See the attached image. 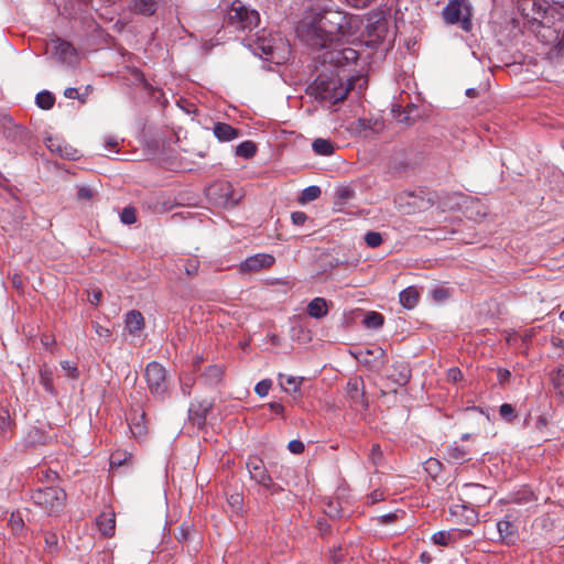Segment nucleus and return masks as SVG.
<instances>
[{
    "instance_id": "obj_1",
    "label": "nucleus",
    "mask_w": 564,
    "mask_h": 564,
    "mask_svg": "<svg viewBox=\"0 0 564 564\" xmlns=\"http://www.w3.org/2000/svg\"><path fill=\"white\" fill-rule=\"evenodd\" d=\"M357 19L338 10H323L314 13L310 21L299 28L301 37L312 47L328 48L334 43L348 41L356 28Z\"/></svg>"
},
{
    "instance_id": "obj_2",
    "label": "nucleus",
    "mask_w": 564,
    "mask_h": 564,
    "mask_svg": "<svg viewBox=\"0 0 564 564\" xmlns=\"http://www.w3.org/2000/svg\"><path fill=\"white\" fill-rule=\"evenodd\" d=\"M352 83L346 85L337 72L324 69L317 75L307 91L321 102L333 106L346 99Z\"/></svg>"
},
{
    "instance_id": "obj_3",
    "label": "nucleus",
    "mask_w": 564,
    "mask_h": 564,
    "mask_svg": "<svg viewBox=\"0 0 564 564\" xmlns=\"http://www.w3.org/2000/svg\"><path fill=\"white\" fill-rule=\"evenodd\" d=\"M344 41L334 43L333 46L324 48L316 59L322 64L324 69L329 72L334 68H345L357 63L359 58V52L349 46H341Z\"/></svg>"
},
{
    "instance_id": "obj_4",
    "label": "nucleus",
    "mask_w": 564,
    "mask_h": 564,
    "mask_svg": "<svg viewBox=\"0 0 564 564\" xmlns=\"http://www.w3.org/2000/svg\"><path fill=\"white\" fill-rule=\"evenodd\" d=\"M227 22L229 25L241 31H251L260 23V14L257 10L236 1L227 11Z\"/></svg>"
},
{
    "instance_id": "obj_5",
    "label": "nucleus",
    "mask_w": 564,
    "mask_h": 564,
    "mask_svg": "<svg viewBox=\"0 0 564 564\" xmlns=\"http://www.w3.org/2000/svg\"><path fill=\"white\" fill-rule=\"evenodd\" d=\"M31 499L45 512L52 514L59 512L66 500V492L59 487H45L34 490Z\"/></svg>"
},
{
    "instance_id": "obj_6",
    "label": "nucleus",
    "mask_w": 564,
    "mask_h": 564,
    "mask_svg": "<svg viewBox=\"0 0 564 564\" xmlns=\"http://www.w3.org/2000/svg\"><path fill=\"white\" fill-rule=\"evenodd\" d=\"M468 0H451L443 9V18L448 24H459L464 31L471 29Z\"/></svg>"
},
{
    "instance_id": "obj_7",
    "label": "nucleus",
    "mask_w": 564,
    "mask_h": 564,
    "mask_svg": "<svg viewBox=\"0 0 564 564\" xmlns=\"http://www.w3.org/2000/svg\"><path fill=\"white\" fill-rule=\"evenodd\" d=\"M206 195L213 205L221 208H232L241 198V195H236L229 182H217L210 185Z\"/></svg>"
},
{
    "instance_id": "obj_8",
    "label": "nucleus",
    "mask_w": 564,
    "mask_h": 564,
    "mask_svg": "<svg viewBox=\"0 0 564 564\" xmlns=\"http://www.w3.org/2000/svg\"><path fill=\"white\" fill-rule=\"evenodd\" d=\"M145 379L150 392L164 397L167 392L166 370L156 361L150 362L145 368Z\"/></svg>"
},
{
    "instance_id": "obj_9",
    "label": "nucleus",
    "mask_w": 564,
    "mask_h": 564,
    "mask_svg": "<svg viewBox=\"0 0 564 564\" xmlns=\"http://www.w3.org/2000/svg\"><path fill=\"white\" fill-rule=\"evenodd\" d=\"M517 9L530 24L541 25L547 7L545 0H518Z\"/></svg>"
},
{
    "instance_id": "obj_10",
    "label": "nucleus",
    "mask_w": 564,
    "mask_h": 564,
    "mask_svg": "<svg viewBox=\"0 0 564 564\" xmlns=\"http://www.w3.org/2000/svg\"><path fill=\"white\" fill-rule=\"evenodd\" d=\"M275 259L268 253H257L248 257L240 263V271L243 273L258 272L262 269H268L273 265Z\"/></svg>"
},
{
    "instance_id": "obj_11",
    "label": "nucleus",
    "mask_w": 564,
    "mask_h": 564,
    "mask_svg": "<svg viewBox=\"0 0 564 564\" xmlns=\"http://www.w3.org/2000/svg\"><path fill=\"white\" fill-rule=\"evenodd\" d=\"M212 408L213 403L208 400L192 403L188 409L189 421L197 427H203L206 423V416Z\"/></svg>"
},
{
    "instance_id": "obj_12",
    "label": "nucleus",
    "mask_w": 564,
    "mask_h": 564,
    "mask_svg": "<svg viewBox=\"0 0 564 564\" xmlns=\"http://www.w3.org/2000/svg\"><path fill=\"white\" fill-rule=\"evenodd\" d=\"M247 469L250 474V478L254 480L259 485L269 484L270 475L264 466V463L261 458L253 456L250 457L247 462Z\"/></svg>"
},
{
    "instance_id": "obj_13",
    "label": "nucleus",
    "mask_w": 564,
    "mask_h": 564,
    "mask_svg": "<svg viewBox=\"0 0 564 564\" xmlns=\"http://www.w3.org/2000/svg\"><path fill=\"white\" fill-rule=\"evenodd\" d=\"M367 44L375 45L381 42L388 32V22L386 19H377L375 22H369L366 25Z\"/></svg>"
},
{
    "instance_id": "obj_14",
    "label": "nucleus",
    "mask_w": 564,
    "mask_h": 564,
    "mask_svg": "<svg viewBox=\"0 0 564 564\" xmlns=\"http://www.w3.org/2000/svg\"><path fill=\"white\" fill-rule=\"evenodd\" d=\"M129 429L133 437L141 438L147 432L145 412L143 410H133L129 414Z\"/></svg>"
},
{
    "instance_id": "obj_15",
    "label": "nucleus",
    "mask_w": 564,
    "mask_h": 564,
    "mask_svg": "<svg viewBox=\"0 0 564 564\" xmlns=\"http://www.w3.org/2000/svg\"><path fill=\"white\" fill-rule=\"evenodd\" d=\"M98 530L105 536H112L116 528V514L111 509L104 510L96 519Z\"/></svg>"
},
{
    "instance_id": "obj_16",
    "label": "nucleus",
    "mask_w": 564,
    "mask_h": 564,
    "mask_svg": "<svg viewBox=\"0 0 564 564\" xmlns=\"http://www.w3.org/2000/svg\"><path fill=\"white\" fill-rule=\"evenodd\" d=\"M3 134L7 139L13 142H22L28 138V130L22 126H17L12 122V119L9 117L3 118Z\"/></svg>"
},
{
    "instance_id": "obj_17",
    "label": "nucleus",
    "mask_w": 564,
    "mask_h": 564,
    "mask_svg": "<svg viewBox=\"0 0 564 564\" xmlns=\"http://www.w3.org/2000/svg\"><path fill=\"white\" fill-rule=\"evenodd\" d=\"M499 541L506 544H513L517 539V527L508 519L497 522Z\"/></svg>"
},
{
    "instance_id": "obj_18",
    "label": "nucleus",
    "mask_w": 564,
    "mask_h": 564,
    "mask_svg": "<svg viewBox=\"0 0 564 564\" xmlns=\"http://www.w3.org/2000/svg\"><path fill=\"white\" fill-rule=\"evenodd\" d=\"M213 132L220 142H229L240 137V131L225 122L214 124Z\"/></svg>"
},
{
    "instance_id": "obj_19",
    "label": "nucleus",
    "mask_w": 564,
    "mask_h": 564,
    "mask_svg": "<svg viewBox=\"0 0 564 564\" xmlns=\"http://www.w3.org/2000/svg\"><path fill=\"white\" fill-rule=\"evenodd\" d=\"M304 381L303 377H293V376H284L279 375V382L281 388L294 395V397H301V384Z\"/></svg>"
},
{
    "instance_id": "obj_20",
    "label": "nucleus",
    "mask_w": 564,
    "mask_h": 564,
    "mask_svg": "<svg viewBox=\"0 0 564 564\" xmlns=\"http://www.w3.org/2000/svg\"><path fill=\"white\" fill-rule=\"evenodd\" d=\"M51 51L53 55L57 56L62 61H67L75 54L73 45L61 39L52 40Z\"/></svg>"
},
{
    "instance_id": "obj_21",
    "label": "nucleus",
    "mask_w": 564,
    "mask_h": 564,
    "mask_svg": "<svg viewBox=\"0 0 564 564\" xmlns=\"http://www.w3.org/2000/svg\"><path fill=\"white\" fill-rule=\"evenodd\" d=\"M391 380L398 386H404L411 378V368L405 361H397L390 375Z\"/></svg>"
},
{
    "instance_id": "obj_22",
    "label": "nucleus",
    "mask_w": 564,
    "mask_h": 564,
    "mask_svg": "<svg viewBox=\"0 0 564 564\" xmlns=\"http://www.w3.org/2000/svg\"><path fill=\"white\" fill-rule=\"evenodd\" d=\"M144 328L143 315L135 310H132L126 315V329L131 335L139 334Z\"/></svg>"
},
{
    "instance_id": "obj_23",
    "label": "nucleus",
    "mask_w": 564,
    "mask_h": 564,
    "mask_svg": "<svg viewBox=\"0 0 564 564\" xmlns=\"http://www.w3.org/2000/svg\"><path fill=\"white\" fill-rule=\"evenodd\" d=\"M307 314L314 318H323L328 314V303L324 297H315L306 308Z\"/></svg>"
},
{
    "instance_id": "obj_24",
    "label": "nucleus",
    "mask_w": 564,
    "mask_h": 564,
    "mask_svg": "<svg viewBox=\"0 0 564 564\" xmlns=\"http://www.w3.org/2000/svg\"><path fill=\"white\" fill-rule=\"evenodd\" d=\"M348 394L349 398L355 403H360L361 405H367V402L365 400V392H364V382L361 379L356 378L350 380L347 383Z\"/></svg>"
},
{
    "instance_id": "obj_25",
    "label": "nucleus",
    "mask_w": 564,
    "mask_h": 564,
    "mask_svg": "<svg viewBox=\"0 0 564 564\" xmlns=\"http://www.w3.org/2000/svg\"><path fill=\"white\" fill-rule=\"evenodd\" d=\"M224 370L220 366L213 365L206 368L202 375V381L210 387L218 386L223 380Z\"/></svg>"
},
{
    "instance_id": "obj_26",
    "label": "nucleus",
    "mask_w": 564,
    "mask_h": 564,
    "mask_svg": "<svg viewBox=\"0 0 564 564\" xmlns=\"http://www.w3.org/2000/svg\"><path fill=\"white\" fill-rule=\"evenodd\" d=\"M399 299L404 308L412 310L419 302L420 293L415 286H409L400 293Z\"/></svg>"
},
{
    "instance_id": "obj_27",
    "label": "nucleus",
    "mask_w": 564,
    "mask_h": 564,
    "mask_svg": "<svg viewBox=\"0 0 564 564\" xmlns=\"http://www.w3.org/2000/svg\"><path fill=\"white\" fill-rule=\"evenodd\" d=\"M156 0H132L131 10L142 15H153L156 11Z\"/></svg>"
},
{
    "instance_id": "obj_28",
    "label": "nucleus",
    "mask_w": 564,
    "mask_h": 564,
    "mask_svg": "<svg viewBox=\"0 0 564 564\" xmlns=\"http://www.w3.org/2000/svg\"><path fill=\"white\" fill-rule=\"evenodd\" d=\"M551 382L553 386L554 393L564 400V366H558L554 371L551 372Z\"/></svg>"
},
{
    "instance_id": "obj_29",
    "label": "nucleus",
    "mask_w": 564,
    "mask_h": 564,
    "mask_svg": "<svg viewBox=\"0 0 564 564\" xmlns=\"http://www.w3.org/2000/svg\"><path fill=\"white\" fill-rule=\"evenodd\" d=\"M47 438H48V436L43 431H41L40 429L33 427L28 432L24 442H25V446L34 447L37 445L46 444Z\"/></svg>"
},
{
    "instance_id": "obj_30",
    "label": "nucleus",
    "mask_w": 564,
    "mask_h": 564,
    "mask_svg": "<svg viewBox=\"0 0 564 564\" xmlns=\"http://www.w3.org/2000/svg\"><path fill=\"white\" fill-rule=\"evenodd\" d=\"M312 148L318 155L328 156L334 153V144L328 139L317 138L313 141Z\"/></svg>"
},
{
    "instance_id": "obj_31",
    "label": "nucleus",
    "mask_w": 564,
    "mask_h": 564,
    "mask_svg": "<svg viewBox=\"0 0 564 564\" xmlns=\"http://www.w3.org/2000/svg\"><path fill=\"white\" fill-rule=\"evenodd\" d=\"M12 420L7 409L0 410V437L9 438L12 434Z\"/></svg>"
},
{
    "instance_id": "obj_32",
    "label": "nucleus",
    "mask_w": 564,
    "mask_h": 564,
    "mask_svg": "<svg viewBox=\"0 0 564 564\" xmlns=\"http://www.w3.org/2000/svg\"><path fill=\"white\" fill-rule=\"evenodd\" d=\"M457 535L456 531H438L432 535V541L436 545L447 546L456 540Z\"/></svg>"
},
{
    "instance_id": "obj_33",
    "label": "nucleus",
    "mask_w": 564,
    "mask_h": 564,
    "mask_svg": "<svg viewBox=\"0 0 564 564\" xmlns=\"http://www.w3.org/2000/svg\"><path fill=\"white\" fill-rule=\"evenodd\" d=\"M46 147L50 149V151L58 153L62 158H67L72 160L75 159V151H73L72 149L68 151L67 147H62L58 140L48 138L46 140Z\"/></svg>"
},
{
    "instance_id": "obj_34",
    "label": "nucleus",
    "mask_w": 564,
    "mask_h": 564,
    "mask_svg": "<svg viewBox=\"0 0 564 564\" xmlns=\"http://www.w3.org/2000/svg\"><path fill=\"white\" fill-rule=\"evenodd\" d=\"M383 323H384L383 315L378 312H373V311L368 312L365 315V318L362 321V324L367 328H373V329H378V328L382 327Z\"/></svg>"
},
{
    "instance_id": "obj_35",
    "label": "nucleus",
    "mask_w": 564,
    "mask_h": 564,
    "mask_svg": "<svg viewBox=\"0 0 564 564\" xmlns=\"http://www.w3.org/2000/svg\"><path fill=\"white\" fill-rule=\"evenodd\" d=\"M257 153V145L252 141H245L236 147V155L243 159H251Z\"/></svg>"
},
{
    "instance_id": "obj_36",
    "label": "nucleus",
    "mask_w": 564,
    "mask_h": 564,
    "mask_svg": "<svg viewBox=\"0 0 564 564\" xmlns=\"http://www.w3.org/2000/svg\"><path fill=\"white\" fill-rule=\"evenodd\" d=\"M467 452L457 445L447 448V459L455 464H460L467 460Z\"/></svg>"
},
{
    "instance_id": "obj_37",
    "label": "nucleus",
    "mask_w": 564,
    "mask_h": 564,
    "mask_svg": "<svg viewBox=\"0 0 564 564\" xmlns=\"http://www.w3.org/2000/svg\"><path fill=\"white\" fill-rule=\"evenodd\" d=\"M40 383L44 387V389L50 393H55V388L53 383V371L46 367L40 370Z\"/></svg>"
},
{
    "instance_id": "obj_38",
    "label": "nucleus",
    "mask_w": 564,
    "mask_h": 564,
    "mask_svg": "<svg viewBox=\"0 0 564 564\" xmlns=\"http://www.w3.org/2000/svg\"><path fill=\"white\" fill-rule=\"evenodd\" d=\"M36 105L44 110H48L54 106L55 97L52 93L44 90L36 95Z\"/></svg>"
},
{
    "instance_id": "obj_39",
    "label": "nucleus",
    "mask_w": 564,
    "mask_h": 564,
    "mask_svg": "<svg viewBox=\"0 0 564 564\" xmlns=\"http://www.w3.org/2000/svg\"><path fill=\"white\" fill-rule=\"evenodd\" d=\"M256 51H260L261 54L267 59H273L274 58V46L271 44V41H267L265 39H258L256 43Z\"/></svg>"
},
{
    "instance_id": "obj_40",
    "label": "nucleus",
    "mask_w": 564,
    "mask_h": 564,
    "mask_svg": "<svg viewBox=\"0 0 564 564\" xmlns=\"http://www.w3.org/2000/svg\"><path fill=\"white\" fill-rule=\"evenodd\" d=\"M321 193L322 191L318 186H308L302 192L301 200L303 203L315 200L321 196Z\"/></svg>"
},
{
    "instance_id": "obj_41",
    "label": "nucleus",
    "mask_w": 564,
    "mask_h": 564,
    "mask_svg": "<svg viewBox=\"0 0 564 564\" xmlns=\"http://www.w3.org/2000/svg\"><path fill=\"white\" fill-rule=\"evenodd\" d=\"M533 500H534L533 492L530 490H527V489L516 492L511 498V501L514 503H518V505L528 503Z\"/></svg>"
},
{
    "instance_id": "obj_42",
    "label": "nucleus",
    "mask_w": 564,
    "mask_h": 564,
    "mask_svg": "<svg viewBox=\"0 0 564 564\" xmlns=\"http://www.w3.org/2000/svg\"><path fill=\"white\" fill-rule=\"evenodd\" d=\"M499 414L507 422H512L517 417L514 408L509 403H503L500 405Z\"/></svg>"
},
{
    "instance_id": "obj_43",
    "label": "nucleus",
    "mask_w": 564,
    "mask_h": 564,
    "mask_svg": "<svg viewBox=\"0 0 564 564\" xmlns=\"http://www.w3.org/2000/svg\"><path fill=\"white\" fill-rule=\"evenodd\" d=\"M61 367L63 371L65 372V376H67L70 379H77L79 376L78 368L76 365L68 360L61 361Z\"/></svg>"
},
{
    "instance_id": "obj_44",
    "label": "nucleus",
    "mask_w": 564,
    "mask_h": 564,
    "mask_svg": "<svg viewBox=\"0 0 564 564\" xmlns=\"http://www.w3.org/2000/svg\"><path fill=\"white\" fill-rule=\"evenodd\" d=\"M365 241L368 247L377 248L382 243L381 234L377 231H369L365 235Z\"/></svg>"
},
{
    "instance_id": "obj_45",
    "label": "nucleus",
    "mask_w": 564,
    "mask_h": 564,
    "mask_svg": "<svg viewBox=\"0 0 564 564\" xmlns=\"http://www.w3.org/2000/svg\"><path fill=\"white\" fill-rule=\"evenodd\" d=\"M9 525L13 533H20L24 527L22 517L19 513H12L9 519Z\"/></svg>"
},
{
    "instance_id": "obj_46",
    "label": "nucleus",
    "mask_w": 564,
    "mask_h": 564,
    "mask_svg": "<svg viewBox=\"0 0 564 564\" xmlns=\"http://www.w3.org/2000/svg\"><path fill=\"white\" fill-rule=\"evenodd\" d=\"M121 221L126 225H132L135 223V209L133 207H126L123 208L121 215H120Z\"/></svg>"
},
{
    "instance_id": "obj_47",
    "label": "nucleus",
    "mask_w": 564,
    "mask_h": 564,
    "mask_svg": "<svg viewBox=\"0 0 564 564\" xmlns=\"http://www.w3.org/2000/svg\"><path fill=\"white\" fill-rule=\"evenodd\" d=\"M199 261L196 258L188 259L184 264V270L187 275L194 276L198 273Z\"/></svg>"
},
{
    "instance_id": "obj_48",
    "label": "nucleus",
    "mask_w": 564,
    "mask_h": 564,
    "mask_svg": "<svg viewBox=\"0 0 564 564\" xmlns=\"http://www.w3.org/2000/svg\"><path fill=\"white\" fill-rule=\"evenodd\" d=\"M272 386V381L270 379H264L257 383L254 391L260 397H265L269 393V390Z\"/></svg>"
},
{
    "instance_id": "obj_49",
    "label": "nucleus",
    "mask_w": 564,
    "mask_h": 564,
    "mask_svg": "<svg viewBox=\"0 0 564 564\" xmlns=\"http://www.w3.org/2000/svg\"><path fill=\"white\" fill-rule=\"evenodd\" d=\"M95 195V192L87 186H82L77 191V199L82 202L90 200Z\"/></svg>"
},
{
    "instance_id": "obj_50",
    "label": "nucleus",
    "mask_w": 564,
    "mask_h": 564,
    "mask_svg": "<svg viewBox=\"0 0 564 564\" xmlns=\"http://www.w3.org/2000/svg\"><path fill=\"white\" fill-rule=\"evenodd\" d=\"M191 530H192V527H191V525H188V524H182V525L178 528L177 533L175 534L176 539H177L180 542H183V541L188 540V538H189V535H191Z\"/></svg>"
},
{
    "instance_id": "obj_51",
    "label": "nucleus",
    "mask_w": 564,
    "mask_h": 564,
    "mask_svg": "<svg viewBox=\"0 0 564 564\" xmlns=\"http://www.w3.org/2000/svg\"><path fill=\"white\" fill-rule=\"evenodd\" d=\"M194 386V378L191 376H185L181 378V389L184 394L189 395L191 389Z\"/></svg>"
},
{
    "instance_id": "obj_52",
    "label": "nucleus",
    "mask_w": 564,
    "mask_h": 564,
    "mask_svg": "<svg viewBox=\"0 0 564 564\" xmlns=\"http://www.w3.org/2000/svg\"><path fill=\"white\" fill-rule=\"evenodd\" d=\"M288 448L293 454H302L304 452V444L299 440H293L289 443Z\"/></svg>"
},
{
    "instance_id": "obj_53",
    "label": "nucleus",
    "mask_w": 564,
    "mask_h": 564,
    "mask_svg": "<svg viewBox=\"0 0 564 564\" xmlns=\"http://www.w3.org/2000/svg\"><path fill=\"white\" fill-rule=\"evenodd\" d=\"M382 458V452L379 444H373L370 452V459L372 460L373 465L379 464V462Z\"/></svg>"
},
{
    "instance_id": "obj_54",
    "label": "nucleus",
    "mask_w": 564,
    "mask_h": 564,
    "mask_svg": "<svg viewBox=\"0 0 564 564\" xmlns=\"http://www.w3.org/2000/svg\"><path fill=\"white\" fill-rule=\"evenodd\" d=\"M64 96L68 99H79L82 104L85 102V97L80 95L76 88L73 87L66 88Z\"/></svg>"
},
{
    "instance_id": "obj_55",
    "label": "nucleus",
    "mask_w": 564,
    "mask_h": 564,
    "mask_svg": "<svg viewBox=\"0 0 564 564\" xmlns=\"http://www.w3.org/2000/svg\"><path fill=\"white\" fill-rule=\"evenodd\" d=\"M291 219L294 225L302 226L307 220V215L303 212H294L291 215Z\"/></svg>"
},
{
    "instance_id": "obj_56",
    "label": "nucleus",
    "mask_w": 564,
    "mask_h": 564,
    "mask_svg": "<svg viewBox=\"0 0 564 564\" xmlns=\"http://www.w3.org/2000/svg\"><path fill=\"white\" fill-rule=\"evenodd\" d=\"M346 3L350 7L357 8V9H364L370 6L376 0H345Z\"/></svg>"
},
{
    "instance_id": "obj_57",
    "label": "nucleus",
    "mask_w": 564,
    "mask_h": 564,
    "mask_svg": "<svg viewBox=\"0 0 564 564\" xmlns=\"http://www.w3.org/2000/svg\"><path fill=\"white\" fill-rule=\"evenodd\" d=\"M262 487L265 488L271 495H276L283 490L280 485L273 482L271 477H270V482L263 484Z\"/></svg>"
},
{
    "instance_id": "obj_58",
    "label": "nucleus",
    "mask_w": 564,
    "mask_h": 564,
    "mask_svg": "<svg viewBox=\"0 0 564 564\" xmlns=\"http://www.w3.org/2000/svg\"><path fill=\"white\" fill-rule=\"evenodd\" d=\"M101 297H102V292L100 290H93L91 292L88 293V301L93 305H98L99 302L101 301Z\"/></svg>"
},
{
    "instance_id": "obj_59",
    "label": "nucleus",
    "mask_w": 564,
    "mask_h": 564,
    "mask_svg": "<svg viewBox=\"0 0 564 564\" xmlns=\"http://www.w3.org/2000/svg\"><path fill=\"white\" fill-rule=\"evenodd\" d=\"M448 296V292L445 289H436L433 291V297L435 301H443Z\"/></svg>"
},
{
    "instance_id": "obj_60",
    "label": "nucleus",
    "mask_w": 564,
    "mask_h": 564,
    "mask_svg": "<svg viewBox=\"0 0 564 564\" xmlns=\"http://www.w3.org/2000/svg\"><path fill=\"white\" fill-rule=\"evenodd\" d=\"M397 519V513H387L379 518V522L382 524H389L392 523Z\"/></svg>"
},
{
    "instance_id": "obj_61",
    "label": "nucleus",
    "mask_w": 564,
    "mask_h": 564,
    "mask_svg": "<svg viewBox=\"0 0 564 564\" xmlns=\"http://www.w3.org/2000/svg\"><path fill=\"white\" fill-rule=\"evenodd\" d=\"M94 328H95L96 334L100 337H109V335H110V330L106 327H102L99 324H95Z\"/></svg>"
},
{
    "instance_id": "obj_62",
    "label": "nucleus",
    "mask_w": 564,
    "mask_h": 564,
    "mask_svg": "<svg viewBox=\"0 0 564 564\" xmlns=\"http://www.w3.org/2000/svg\"><path fill=\"white\" fill-rule=\"evenodd\" d=\"M511 373L507 369H499L498 370V380L500 383H503L510 378Z\"/></svg>"
},
{
    "instance_id": "obj_63",
    "label": "nucleus",
    "mask_w": 564,
    "mask_h": 564,
    "mask_svg": "<svg viewBox=\"0 0 564 564\" xmlns=\"http://www.w3.org/2000/svg\"><path fill=\"white\" fill-rule=\"evenodd\" d=\"M269 406L276 414H282L284 411V406L278 402H271Z\"/></svg>"
},
{
    "instance_id": "obj_64",
    "label": "nucleus",
    "mask_w": 564,
    "mask_h": 564,
    "mask_svg": "<svg viewBox=\"0 0 564 564\" xmlns=\"http://www.w3.org/2000/svg\"><path fill=\"white\" fill-rule=\"evenodd\" d=\"M338 195L341 199H349L352 197V191L349 188H343L338 191Z\"/></svg>"
}]
</instances>
